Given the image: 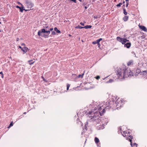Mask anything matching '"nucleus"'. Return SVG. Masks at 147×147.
<instances>
[{
	"label": "nucleus",
	"mask_w": 147,
	"mask_h": 147,
	"mask_svg": "<svg viewBox=\"0 0 147 147\" xmlns=\"http://www.w3.org/2000/svg\"><path fill=\"white\" fill-rule=\"evenodd\" d=\"M116 74L117 77V78L120 79H122L125 78H127L133 76L131 71L126 68H119L117 69Z\"/></svg>",
	"instance_id": "1"
},
{
	"label": "nucleus",
	"mask_w": 147,
	"mask_h": 147,
	"mask_svg": "<svg viewBox=\"0 0 147 147\" xmlns=\"http://www.w3.org/2000/svg\"><path fill=\"white\" fill-rule=\"evenodd\" d=\"M117 40L119 42L122 43V44H124V47L127 48H129L131 46L130 42H127H127H129V40H127L126 38H122L119 36L117 37Z\"/></svg>",
	"instance_id": "2"
},
{
	"label": "nucleus",
	"mask_w": 147,
	"mask_h": 147,
	"mask_svg": "<svg viewBox=\"0 0 147 147\" xmlns=\"http://www.w3.org/2000/svg\"><path fill=\"white\" fill-rule=\"evenodd\" d=\"M99 115V113L98 112H96L93 113V117L90 118V120L92 121L98 122L100 120Z\"/></svg>",
	"instance_id": "3"
},
{
	"label": "nucleus",
	"mask_w": 147,
	"mask_h": 147,
	"mask_svg": "<svg viewBox=\"0 0 147 147\" xmlns=\"http://www.w3.org/2000/svg\"><path fill=\"white\" fill-rule=\"evenodd\" d=\"M26 5L27 7V8L28 9L27 10L24 9V10H25L26 11L30 10L31 9L33 6L34 4L31 3L30 1H26Z\"/></svg>",
	"instance_id": "4"
},
{
	"label": "nucleus",
	"mask_w": 147,
	"mask_h": 147,
	"mask_svg": "<svg viewBox=\"0 0 147 147\" xmlns=\"http://www.w3.org/2000/svg\"><path fill=\"white\" fill-rule=\"evenodd\" d=\"M129 133V132L127 133L125 131H123V134H122L123 136L124 137H126V136H128L130 137V138L129 139V141L130 142L131 145L132 146V140L131 139H132L133 137L130 135H129L128 134Z\"/></svg>",
	"instance_id": "5"
},
{
	"label": "nucleus",
	"mask_w": 147,
	"mask_h": 147,
	"mask_svg": "<svg viewBox=\"0 0 147 147\" xmlns=\"http://www.w3.org/2000/svg\"><path fill=\"white\" fill-rule=\"evenodd\" d=\"M115 104L116 105V107H117V108L121 106L122 105V102L121 101V100L118 98L115 101Z\"/></svg>",
	"instance_id": "6"
},
{
	"label": "nucleus",
	"mask_w": 147,
	"mask_h": 147,
	"mask_svg": "<svg viewBox=\"0 0 147 147\" xmlns=\"http://www.w3.org/2000/svg\"><path fill=\"white\" fill-rule=\"evenodd\" d=\"M29 50L28 48L26 47H23L22 49V50L23 51L24 54L26 53Z\"/></svg>",
	"instance_id": "7"
},
{
	"label": "nucleus",
	"mask_w": 147,
	"mask_h": 147,
	"mask_svg": "<svg viewBox=\"0 0 147 147\" xmlns=\"http://www.w3.org/2000/svg\"><path fill=\"white\" fill-rule=\"evenodd\" d=\"M140 28L142 30H143L146 32L147 31V29L146 27L144 26H139Z\"/></svg>",
	"instance_id": "8"
},
{
	"label": "nucleus",
	"mask_w": 147,
	"mask_h": 147,
	"mask_svg": "<svg viewBox=\"0 0 147 147\" xmlns=\"http://www.w3.org/2000/svg\"><path fill=\"white\" fill-rule=\"evenodd\" d=\"M98 112L99 113V115H100V116H102L105 112V109L103 108L102 110L100 111V112Z\"/></svg>",
	"instance_id": "9"
},
{
	"label": "nucleus",
	"mask_w": 147,
	"mask_h": 147,
	"mask_svg": "<svg viewBox=\"0 0 147 147\" xmlns=\"http://www.w3.org/2000/svg\"><path fill=\"white\" fill-rule=\"evenodd\" d=\"M93 112L92 111L89 112L88 113V116L89 117H92L93 116L92 115H93Z\"/></svg>",
	"instance_id": "10"
},
{
	"label": "nucleus",
	"mask_w": 147,
	"mask_h": 147,
	"mask_svg": "<svg viewBox=\"0 0 147 147\" xmlns=\"http://www.w3.org/2000/svg\"><path fill=\"white\" fill-rule=\"evenodd\" d=\"M134 64V61L132 60H130L127 63V65L128 66H129L131 65H133Z\"/></svg>",
	"instance_id": "11"
},
{
	"label": "nucleus",
	"mask_w": 147,
	"mask_h": 147,
	"mask_svg": "<svg viewBox=\"0 0 147 147\" xmlns=\"http://www.w3.org/2000/svg\"><path fill=\"white\" fill-rule=\"evenodd\" d=\"M47 34H48V35H45V34H44V35L43 36L45 38H46L47 37V36H48V35L50 33V30H46V32Z\"/></svg>",
	"instance_id": "12"
},
{
	"label": "nucleus",
	"mask_w": 147,
	"mask_h": 147,
	"mask_svg": "<svg viewBox=\"0 0 147 147\" xmlns=\"http://www.w3.org/2000/svg\"><path fill=\"white\" fill-rule=\"evenodd\" d=\"M16 7L17 8H19V9H20V11L22 12H23V10L24 9H23V7H22V8L21 7L18 5L16 6Z\"/></svg>",
	"instance_id": "13"
},
{
	"label": "nucleus",
	"mask_w": 147,
	"mask_h": 147,
	"mask_svg": "<svg viewBox=\"0 0 147 147\" xmlns=\"http://www.w3.org/2000/svg\"><path fill=\"white\" fill-rule=\"evenodd\" d=\"M128 17L127 16H125L123 18V20L125 22L127 21L128 20Z\"/></svg>",
	"instance_id": "14"
},
{
	"label": "nucleus",
	"mask_w": 147,
	"mask_h": 147,
	"mask_svg": "<svg viewBox=\"0 0 147 147\" xmlns=\"http://www.w3.org/2000/svg\"><path fill=\"white\" fill-rule=\"evenodd\" d=\"M94 141L96 143H98L99 142V139L96 137H95L94 139Z\"/></svg>",
	"instance_id": "15"
},
{
	"label": "nucleus",
	"mask_w": 147,
	"mask_h": 147,
	"mask_svg": "<svg viewBox=\"0 0 147 147\" xmlns=\"http://www.w3.org/2000/svg\"><path fill=\"white\" fill-rule=\"evenodd\" d=\"M54 29V30L56 31L57 33H61V31L60 30H58L57 27L55 28Z\"/></svg>",
	"instance_id": "16"
},
{
	"label": "nucleus",
	"mask_w": 147,
	"mask_h": 147,
	"mask_svg": "<svg viewBox=\"0 0 147 147\" xmlns=\"http://www.w3.org/2000/svg\"><path fill=\"white\" fill-rule=\"evenodd\" d=\"M92 27V26L90 25H86L84 27V28L87 29L88 28H91Z\"/></svg>",
	"instance_id": "17"
},
{
	"label": "nucleus",
	"mask_w": 147,
	"mask_h": 147,
	"mask_svg": "<svg viewBox=\"0 0 147 147\" xmlns=\"http://www.w3.org/2000/svg\"><path fill=\"white\" fill-rule=\"evenodd\" d=\"M34 62V61H33L32 60H30L28 61L29 64L30 65L32 64Z\"/></svg>",
	"instance_id": "18"
},
{
	"label": "nucleus",
	"mask_w": 147,
	"mask_h": 147,
	"mask_svg": "<svg viewBox=\"0 0 147 147\" xmlns=\"http://www.w3.org/2000/svg\"><path fill=\"white\" fill-rule=\"evenodd\" d=\"M80 28V29H82L84 28V27L81 26L80 25H78V26H76L75 28Z\"/></svg>",
	"instance_id": "19"
},
{
	"label": "nucleus",
	"mask_w": 147,
	"mask_h": 147,
	"mask_svg": "<svg viewBox=\"0 0 147 147\" xmlns=\"http://www.w3.org/2000/svg\"><path fill=\"white\" fill-rule=\"evenodd\" d=\"M43 28L47 30V28H49L47 24H46L45 26H44Z\"/></svg>",
	"instance_id": "20"
},
{
	"label": "nucleus",
	"mask_w": 147,
	"mask_h": 147,
	"mask_svg": "<svg viewBox=\"0 0 147 147\" xmlns=\"http://www.w3.org/2000/svg\"><path fill=\"white\" fill-rule=\"evenodd\" d=\"M46 30H46V29L43 28V29H42L41 30V31L42 33H45Z\"/></svg>",
	"instance_id": "21"
},
{
	"label": "nucleus",
	"mask_w": 147,
	"mask_h": 147,
	"mask_svg": "<svg viewBox=\"0 0 147 147\" xmlns=\"http://www.w3.org/2000/svg\"><path fill=\"white\" fill-rule=\"evenodd\" d=\"M84 74V73L83 74H82V75L80 74L78 76V78H80L81 77L82 78L83 77V75Z\"/></svg>",
	"instance_id": "22"
},
{
	"label": "nucleus",
	"mask_w": 147,
	"mask_h": 147,
	"mask_svg": "<svg viewBox=\"0 0 147 147\" xmlns=\"http://www.w3.org/2000/svg\"><path fill=\"white\" fill-rule=\"evenodd\" d=\"M98 43H99V42L98 41V40H97L95 41L92 42V44H93L94 45L96 44H97Z\"/></svg>",
	"instance_id": "23"
},
{
	"label": "nucleus",
	"mask_w": 147,
	"mask_h": 147,
	"mask_svg": "<svg viewBox=\"0 0 147 147\" xmlns=\"http://www.w3.org/2000/svg\"><path fill=\"white\" fill-rule=\"evenodd\" d=\"M123 13L125 15H127V12H126L125 9H123Z\"/></svg>",
	"instance_id": "24"
},
{
	"label": "nucleus",
	"mask_w": 147,
	"mask_h": 147,
	"mask_svg": "<svg viewBox=\"0 0 147 147\" xmlns=\"http://www.w3.org/2000/svg\"><path fill=\"white\" fill-rule=\"evenodd\" d=\"M42 32L40 30H39L38 32V36H40L41 35V34L42 33Z\"/></svg>",
	"instance_id": "25"
},
{
	"label": "nucleus",
	"mask_w": 147,
	"mask_h": 147,
	"mask_svg": "<svg viewBox=\"0 0 147 147\" xmlns=\"http://www.w3.org/2000/svg\"><path fill=\"white\" fill-rule=\"evenodd\" d=\"M125 1L126 3V7H127L128 5L129 0H125Z\"/></svg>",
	"instance_id": "26"
},
{
	"label": "nucleus",
	"mask_w": 147,
	"mask_h": 147,
	"mask_svg": "<svg viewBox=\"0 0 147 147\" xmlns=\"http://www.w3.org/2000/svg\"><path fill=\"white\" fill-rule=\"evenodd\" d=\"M122 4V3H119V4H117V7H120L121 6V5Z\"/></svg>",
	"instance_id": "27"
},
{
	"label": "nucleus",
	"mask_w": 147,
	"mask_h": 147,
	"mask_svg": "<svg viewBox=\"0 0 147 147\" xmlns=\"http://www.w3.org/2000/svg\"><path fill=\"white\" fill-rule=\"evenodd\" d=\"M0 74H1V77L2 78H3V73L2 71H1L0 72Z\"/></svg>",
	"instance_id": "28"
},
{
	"label": "nucleus",
	"mask_w": 147,
	"mask_h": 147,
	"mask_svg": "<svg viewBox=\"0 0 147 147\" xmlns=\"http://www.w3.org/2000/svg\"><path fill=\"white\" fill-rule=\"evenodd\" d=\"M56 33L54 31H53L51 32V34L53 35H55Z\"/></svg>",
	"instance_id": "29"
},
{
	"label": "nucleus",
	"mask_w": 147,
	"mask_h": 147,
	"mask_svg": "<svg viewBox=\"0 0 147 147\" xmlns=\"http://www.w3.org/2000/svg\"><path fill=\"white\" fill-rule=\"evenodd\" d=\"M70 85L69 84H67V90H68L70 86Z\"/></svg>",
	"instance_id": "30"
},
{
	"label": "nucleus",
	"mask_w": 147,
	"mask_h": 147,
	"mask_svg": "<svg viewBox=\"0 0 147 147\" xmlns=\"http://www.w3.org/2000/svg\"><path fill=\"white\" fill-rule=\"evenodd\" d=\"M96 78V79L97 80H98L100 78V77L99 76H96V77H95Z\"/></svg>",
	"instance_id": "31"
},
{
	"label": "nucleus",
	"mask_w": 147,
	"mask_h": 147,
	"mask_svg": "<svg viewBox=\"0 0 147 147\" xmlns=\"http://www.w3.org/2000/svg\"><path fill=\"white\" fill-rule=\"evenodd\" d=\"M13 125V122H11L9 126L8 127V128H9L11 126H12Z\"/></svg>",
	"instance_id": "32"
},
{
	"label": "nucleus",
	"mask_w": 147,
	"mask_h": 147,
	"mask_svg": "<svg viewBox=\"0 0 147 147\" xmlns=\"http://www.w3.org/2000/svg\"><path fill=\"white\" fill-rule=\"evenodd\" d=\"M102 109H103L102 108V107H100L99 109V112H100V111H101V110H102Z\"/></svg>",
	"instance_id": "33"
},
{
	"label": "nucleus",
	"mask_w": 147,
	"mask_h": 147,
	"mask_svg": "<svg viewBox=\"0 0 147 147\" xmlns=\"http://www.w3.org/2000/svg\"><path fill=\"white\" fill-rule=\"evenodd\" d=\"M113 80H112V79H110L109 80V81L107 82H108V83H111V82H112L113 81Z\"/></svg>",
	"instance_id": "34"
},
{
	"label": "nucleus",
	"mask_w": 147,
	"mask_h": 147,
	"mask_svg": "<svg viewBox=\"0 0 147 147\" xmlns=\"http://www.w3.org/2000/svg\"><path fill=\"white\" fill-rule=\"evenodd\" d=\"M42 79H43V80L44 81H45L46 82H47V81L46 80H45L44 78V77L42 76Z\"/></svg>",
	"instance_id": "35"
},
{
	"label": "nucleus",
	"mask_w": 147,
	"mask_h": 147,
	"mask_svg": "<svg viewBox=\"0 0 147 147\" xmlns=\"http://www.w3.org/2000/svg\"><path fill=\"white\" fill-rule=\"evenodd\" d=\"M102 40V39L101 38H100L98 39L97 40H98V42L99 43L100 41L101 40Z\"/></svg>",
	"instance_id": "36"
},
{
	"label": "nucleus",
	"mask_w": 147,
	"mask_h": 147,
	"mask_svg": "<svg viewBox=\"0 0 147 147\" xmlns=\"http://www.w3.org/2000/svg\"><path fill=\"white\" fill-rule=\"evenodd\" d=\"M142 72L143 73H146V75L147 74V70L143 71Z\"/></svg>",
	"instance_id": "37"
},
{
	"label": "nucleus",
	"mask_w": 147,
	"mask_h": 147,
	"mask_svg": "<svg viewBox=\"0 0 147 147\" xmlns=\"http://www.w3.org/2000/svg\"><path fill=\"white\" fill-rule=\"evenodd\" d=\"M21 45L23 46V47H25V44L24 43H22V44H21Z\"/></svg>",
	"instance_id": "38"
},
{
	"label": "nucleus",
	"mask_w": 147,
	"mask_h": 147,
	"mask_svg": "<svg viewBox=\"0 0 147 147\" xmlns=\"http://www.w3.org/2000/svg\"><path fill=\"white\" fill-rule=\"evenodd\" d=\"M80 24L81 25H82V26H84V23H83V22H81V23H80Z\"/></svg>",
	"instance_id": "39"
},
{
	"label": "nucleus",
	"mask_w": 147,
	"mask_h": 147,
	"mask_svg": "<svg viewBox=\"0 0 147 147\" xmlns=\"http://www.w3.org/2000/svg\"><path fill=\"white\" fill-rule=\"evenodd\" d=\"M71 1L74 2L75 3H76V0H71Z\"/></svg>",
	"instance_id": "40"
},
{
	"label": "nucleus",
	"mask_w": 147,
	"mask_h": 147,
	"mask_svg": "<svg viewBox=\"0 0 147 147\" xmlns=\"http://www.w3.org/2000/svg\"><path fill=\"white\" fill-rule=\"evenodd\" d=\"M53 28H50L49 29V30H50V31H52L53 30Z\"/></svg>",
	"instance_id": "41"
},
{
	"label": "nucleus",
	"mask_w": 147,
	"mask_h": 147,
	"mask_svg": "<svg viewBox=\"0 0 147 147\" xmlns=\"http://www.w3.org/2000/svg\"><path fill=\"white\" fill-rule=\"evenodd\" d=\"M97 45L98 47H99L100 46V44L99 43H97Z\"/></svg>",
	"instance_id": "42"
},
{
	"label": "nucleus",
	"mask_w": 147,
	"mask_h": 147,
	"mask_svg": "<svg viewBox=\"0 0 147 147\" xmlns=\"http://www.w3.org/2000/svg\"><path fill=\"white\" fill-rule=\"evenodd\" d=\"M136 145V146L137 145V144H136V143H134L133 144V145Z\"/></svg>",
	"instance_id": "43"
},
{
	"label": "nucleus",
	"mask_w": 147,
	"mask_h": 147,
	"mask_svg": "<svg viewBox=\"0 0 147 147\" xmlns=\"http://www.w3.org/2000/svg\"><path fill=\"white\" fill-rule=\"evenodd\" d=\"M22 48L21 46H19V48L21 49H22Z\"/></svg>",
	"instance_id": "44"
},
{
	"label": "nucleus",
	"mask_w": 147,
	"mask_h": 147,
	"mask_svg": "<svg viewBox=\"0 0 147 147\" xmlns=\"http://www.w3.org/2000/svg\"><path fill=\"white\" fill-rule=\"evenodd\" d=\"M84 8H85V9H87V7L85 6L84 7Z\"/></svg>",
	"instance_id": "45"
},
{
	"label": "nucleus",
	"mask_w": 147,
	"mask_h": 147,
	"mask_svg": "<svg viewBox=\"0 0 147 147\" xmlns=\"http://www.w3.org/2000/svg\"><path fill=\"white\" fill-rule=\"evenodd\" d=\"M19 40V38H17V41H18Z\"/></svg>",
	"instance_id": "46"
},
{
	"label": "nucleus",
	"mask_w": 147,
	"mask_h": 147,
	"mask_svg": "<svg viewBox=\"0 0 147 147\" xmlns=\"http://www.w3.org/2000/svg\"><path fill=\"white\" fill-rule=\"evenodd\" d=\"M26 0V1H30V0Z\"/></svg>",
	"instance_id": "47"
},
{
	"label": "nucleus",
	"mask_w": 147,
	"mask_h": 147,
	"mask_svg": "<svg viewBox=\"0 0 147 147\" xmlns=\"http://www.w3.org/2000/svg\"><path fill=\"white\" fill-rule=\"evenodd\" d=\"M80 2L82 1V0H79Z\"/></svg>",
	"instance_id": "48"
},
{
	"label": "nucleus",
	"mask_w": 147,
	"mask_h": 147,
	"mask_svg": "<svg viewBox=\"0 0 147 147\" xmlns=\"http://www.w3.org/2000/svg\"><path fill=\"white\" fill-rule=\"evenodd\" d=\"M26 112H24V114H26Z\"/></svg>",
	"instance_id": "49"
},
{
	"label": "nucleus",
	"mask_w": 147,
	"mask_h": 147,
	"mask_svg": "<svg viewBox=\"0 0 147 147\" xmlns=\"http://www.w3.org/2000/svg\"><path fill=\"white\" fill-rule=\"evenodd\" d=\"M94 18H96V17H94Z\"/></svg>",
	"instance_id": "50"
}]
</instances>
